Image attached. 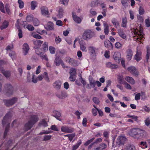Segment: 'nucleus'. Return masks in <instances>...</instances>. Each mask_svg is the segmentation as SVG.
Listing matches in <instances>:
<instances>
[{
    "mask_svg": "<svg viewBox=\"0 0 150 150\" xmlns=\"http://www.w3.org/2000/svg\"><path fill=\"white\" fill-rule=\"evenodd\" d=\"M33 41L34 44L35 45V47L36 48H38L40 47L43 42L42 41L39 40H33Z\"/></svg>",
    "mask_w": 150,
    "mask_h": 150,
    "instance_id": "18",
    "label": "nucleus"
},
{
    "mask_svg": "<svg viewBox=\"0 0 150 150\" xmlns=\"http://www.w3.org/2000/svg\"><path fill=\"white\" fill-rule=\"evenodd\" d=\"M99 147L101 150H104L107 147V145L105 143H102L100 144Z\"/></svg>",
    "mask_w": 150,
    "mask_h": 150,
    "instance_id": "47",
    "label": "nucleus"
},
{
    "mask_svg": "<svg viewBox=\"0 0 150 150\" xmlns=\"http://www.w3.org/2000/svg\"><path fill=\"white\" fill-rule=\"evenodd\" d=\"M8 25V22L6 21H4L2 25L0 26V29L3 30L4 29L7 28Z\"/></svg>",
    "mask_w": 150,
    "mask_h": 150,
    "instance_id": "31",
    "label": "nucleus"
},
{
    "mask_svg": "<svg viewBox=\"0 0 150 150\" xmlns=\"http://www.w3.org/2000/svg\"><path fill=\"white\" fill-rule=\"evenodd\" d=\"M32 35L35 38L39 39L42 38V37L38 34H32Z\"/></svg>",
    "mask_w": 150,
    "mask_h": 150,
    "instance_id": "57",
    "label": "nucleus"
},
{
    "mask_svg": "<svg viewBox=\"0 0 150 150\" xmlns=\"http://www.w3.org/2000/svg\"><path fill=\"white\" fill-rule=\"evenodd\" d=\"M125 79L127 82L132 84H134L135 83L134 80L132 77L127 76L126 77Z\"/></svg>",
    "mask_w": 150,
    "mask_h": 150,
    "instance_id": "24",
    "label": "nucleus"
},
{
    "mask_svg": "<svg viewBox=\"0 0 150 150\" xmlns=\"http://www.w3.org/2000/svg\"><path fill=\"white\" fill-rule=\"evenodd\" d=\"M95 36L94 32L91 30H88L85 31L83 34V38L85 40L89 39Z\"/></svg>",
    "mask_w": 150,
    "mask_h": 150,
    "instance_id": "5",
    "label": "nucleus"
},
{
    "mask_svg": "<svg viewBox=\"0 0 150 150\" xmlns=\"http://www.w3.org/2000/svg\"><path fill=\"white\" fill-rule=\"evenodd\" d=\"M116 48L117 49H121L122 47V45L119 42H116L115 44Z\"/></svg>",
    "mask_w": 150,
    "mask_h": 150,
    "instance_id": "50",
    "label": "nucleus"
},
{
    "mask_svg": "<svg viewBox=\"0 0 150 150\" xmlns=\"http://www.w3.org/2000/svg\"><path fill=\"white\" fill-rule=\"evenodd\" d=\"M67 62L69 64L73 66H75L76 65V61L74 59L71 58L69 57L67 58Z\"/></svg>",
    "mask_w": 150,
    "mask_h": 150,
    "instance_id": "17",
    "label": "nucleus"
},
{
    "mask_svg": "<svg viewBox=\"0 0 150 150\" xmlns=\"http://www.w3.org/2000/svg\"><path fill=\"white\" fill-rule=\"evenodd\" d=\"M61 131L64 132L71 133L74 132V129L73 128L67 126H62L61 128Z\"/></svg>",
    "mask_w": 150,
    "mask_h": 150,
    "instance_id": "8",
    "label": "nucleus"
},
{
    "mask_svg": "<svg viewBox=\"0 0 150 150\" xmlns=\"http://www.w3.org/2000/svg\"><path fill=\"white\" fill-rule=\"evenodd\" d=\"M124 150H135V148L134 145L128 144L125 146Z\"/></svg>",
    "mask_w": 150,
    "mask_h": 150,
    "instance_id": "33",
    "label": "nucleus"
},
{
    "mask_svg": "<svg viewBox=\"0 0 150 150\" xmlns=\"http://www.w3.org/2000/svg\"><path fill=\"white\" fill-rule=\"evenodd\" d=\"M104 44L105 47L108 48L109 50H112L113 46L112 44L108 40H107L105 41Z\"/></svg>",
    "mask_w": 150,
    "mask_h": 150,
    "instance_id": "13",
    "label": "nucleus"
},
{
    "mask_svg": "<svg viewBox=\"0 0 150 150\" xmlns=\"http://www.w3.org/2000/svg\"><path fill=\"white\" fill-rule=\"evenodd\" d=\"M128 70L132 74L135 76H137L139 72L136 68L134 66H131L127 68Z\"/></svg>",
    "mask_w": 150,
    "mask_h": 150,
    "instance_id": "7",
    "label": "nucleus"
},
{
    "mask_svg": "<svg viewBox=\"0 0 150 150\" xmlns=\"http://www.w3.org/2000/svg\"><path fill=\"white\" fill-rule=\"evenodd\" d=\"M6 11L8 15L11 14V12L9 8V4L7 3L6 4L5 6Z\"/></svg>",
    "mask_w": 150,
    "mask_h": 150,
    "instance_id": "42",
    "label": "nucleus"
},
{
    "mask_svg": "<svg viewBox=\"0 0 150 150\" xmlns=\"http://www.w3.org/2000/svg\"><path fill=\"white\" fill-rule=\"evenodd\" d=\"M37 3L36 1H33L31 3L30 8L31 10H34L37 6Z\"/></svg>",
    "mask_w": 150,
    "mask_h": 150,
    "instance_id": "36",
    "label": "nucleus"
},
{
    "mask_svg": "<svg viewBox=\"0 0 150 150\" xmlns=\"http://www.w3.org/2000/svg\"><path fill=\"white\" fill-rule=\"evenodd\" d=\"M12 105L16 103L18 100V98L17 97H13L11 99H9Z\"/></svg>",
    "mask_w": 150,
    "mask_h": 150,
    "instance_id": "40",
    "label": "nucleus"
},
{
    "mask_svg": "<svg viewBox=\"0 0 150 150\" xmlns=\"http://www.w3.org/2000/svg\"><path fill=\"white\" fill-rule=\"evenodd\" d=\"M57 96L59 98L63 99L65 98L67 96V93L64 91H62L60 92H57L56 94Z\"/></svg>",
    "mask_w": 150,
    "mask_h": 150,
    "instance_id": "10",
    "label": "nucleus"
},
{
    "mask_svg": "<svg viewBox=\"0 0 150 150\" xmlns=\"http://www.w3.org/2000/svg\"><path fill=\"white\" fill-rule=\"evenodd\" d=\"M126 58L128 61H130L132 59L133 55L132 51L130 49H128L126 51Z\"/></svg>",
    "mask_w": 150,
    "mask_h": 150,
    "instance_id": "11",
    "label": "nucleus"
},
{
    "mask_svg": "<svg viewBox=\"0 0 150 150\" xmlns=\"http://www.w3.org/2000/svg\"><path fill=\"white\" fill-rule=\"evenodd\" d=\"M126 139V138L124 136H119L116 141V145L119 146L124 144Z\"/></svg>",
    "mask_w": 150,
    "mask_h": 150,
    "instance_id": "6",
    "label": "nucleus"
},
{
    "mask_svg": "<svg viewBox=\"0 0 150 150\" xmlns=\"http://www.w3.org/2000/svg\"><path fill=\"white\" fill-rule=\"evenodd\" d=\"M3 102L5 105L7 107H10L13 105L10 99H4L3 100Z\"/></svg>",
    "mask_w": 150,
    "mask_h": 150,
    "instance_id": "32",
    "label": "nucleus"
},
{
    "mask_svg": "<svg viewBox=\"0 0 150 150\" xmlns=\"http://www.w3.org/2000/svg\"><path fill=\"white\" fill-rule=\"evenodd\" d=\"M70 75V76L69 77V79L71 81L74 82L76 80V76Z\"/></svg>",
    "mask_w": 150,
    "mask_h": 150,
    "instance_id": "63",
    "label": "nucleus"
},
{
    "mask_svg": "<svg viewBox=\"0 0 150 150\" xmlns=\"http://www.w3.org/2000/svg\"><path fill=\"white\" fill-rule=\"evenodd\" d=\"M1 73L4 74V76L6 78H8L10 77L11 76V74L9 71H5L4 69H1Z\"/></svg>",
    "mask_w": 150,
    "mask_h": 150,
    "instance_id": "22",
    "label": "nucleus"
},
{
    "mask_svg": "<svg viewBox=\"0 0 150 150\" xmlns=\"http://www.w3.org/2000/svg\"><path fill=\"white\" fill-rule=\"evenodd\" d=\"M38 118L37 116L31 115L29 120L25 125V127L26 130H28L30 129L33 125L38 121Z\"/></svg>",
    "mask_w": 150,
    "mask_h": 150,
    "instance_id": "3",
    "label": "nucleus"
},
{
    "mask_svg": "<svg viewBox=\"0 0 150 150\" xmlns=\"http://www.w3.org/2000/svg\"><path fill=\"white\" fill-rule=\"evenodd\" d=\"M0 11L3 13H5L4 4L1 1H0Z\"/></svg>",
    "mask_w": 150,
    "mask_h": 150,
    "instance_id": "43",
    "label": "nucleus"
},
{
    "mask_svg": "<svg viewBox=\"0 0 150 150\" xmlns=\"http://www.w3.org/2000/svg\"><path fill=\"white\" fill-rule=\"evenodd\" d=\"M47 29L48 30H54V24L53 23L51 22H49L48 23Z\"/></svg>",
    "mask_w": 150,
    "mask_h": 150,
    "instance_id": "30",
    "label": "nucleus"
},
{
    "mask_svg": "<svg viewBox=\"0 0 150 150\" xmlns=\"http://www.w3.org/2000/svg\"><path fill=\"white\" fill-rule=\"evenodd\" d=\"M29 47L27 43H24L23 45V52L24 55H26L28 53Z\"/></svg>",
    "mask_w": 150,
    "mask_h": 150,
    "instance_id": "14",
    "label": "nucleus"
},
{
    "mask_svg": "<svg viewBox=\"0 0 150 150\" xmlns=\"http://www.w3.org/2000/svg\"><path fill=\"white\" fill-rule=\"evenodd\" d=\"M11 117V116L10 113H8L5 115L2 121V124L3 125H4L6 123L8 124L5 128L4 132V138H5L6 137L8 131L10 124L9 122L10 121V119Z\"/></svg>",
    "mask_w": 150,
    "mask_h": 150,
    "instance_id": "2",
    "label": "nucleus"
},
{
    "mask_svg": "<svg viewBox=\"0 0 150 150\" xmlns=\"http://www.w3.org/2000/svg\"><path fill=\"white\" fill-rule=\"evenodd\" d=\"M63 15V10L61 7H60L58 11V14L57 16L59 18H62Z\"/></svg>",
    "mask_w": 150,
    "mask_h": 150,
    "instance_id": "38",
    "label": "nucleus"
},
{
    "mask_svg": "<svg viewBox=\"0 0 150 150\" xmlns=\"http://www.w3.org/2000/svg\"><path fill=\"white\" fill-rule=\"evenodd\" d=\"M49 50L51 54H54L55 53V49L54 47L50 46L49 47Z\"/></svg>",
    "mask_w": 150,
    "mask_h": 150,
    "instance_id": "54",
    "label": "nucleus"
},
{
    "mask_svg": "<svg viewBox=\"0 0 150 150\" xmlns=\"http://www.w3.org/2000/svg\"><path fill=\"white\" fill-rule=\"evenodd\" d=\"M53 114L54 117L59 120H60V117L61 116V114L60 112L57 111H54L53 112Z\"/></svg>",
    "mask_w": 150,
    "mask_h": 150,
    "instance_id": "26",
    "label": "nucleus"
},
{
    "mask_svg": "<svg viewBox=\"0 0 150 150\" xmlns=\"http://www.w3.org/2000/svg\"><path fill=\"white\" fill-rule=\"evenodd\" d=\"M142 52L139 50H137L136 53L134 55V59L137 62H139L142 59Z\"/></svg>",
    "mask_w": 150,
    "mask_h": 150,
    "instance_id": "9",
    "label": "nucleus"
},
{
    "mask_svg": "<svg viewBox=\"0 0 150 150\" xmlns=\"http://www.w3.org/2000/svg\"><path fill=\"white\" fill-rule=\"evenodd\" d=\"M4 88L7 96H10L12 95L13 92V88L10 84H6L4 86Z\"/></svg>",
    "mask_w": 150,
    "mask_h": 150,
    "instance_id": "4",
    "label": "nucleus"
},
{
    "mask_svg": "<svg viewBox=\"0 0 150 150\" xmlns=\"http://www.w3.org/2000/svg\"><path fill=\"white\" fill-rule=\"evenodd\" d=\"M127 23V20L126 17L123 18L122 19V26L123 27L126 28V25Z\"/></svg>",
    "mask_w": 150,
    "mask_h": 150,
    "instance_id": "41",
    "label": "nucleus"
},
{
    "mask_svg": "<svg viewBox=\"0 0 150 150\" xmlns=\"http://www.w3.org/2000/svg\"><path fill=\"white\" fill-rule=\"evenodd\" d=\"M103 25L104 27V33L105 35H107L108 34L109 31V26L108 24L106 23H104Z\"/></svg>",
    "mask_w": 150,
    "mask_h": 150,
    "instance_id": "23",
    "label": "nucleus"
},
{
    "mask_svg": "<svg viewBox=\"0 0 150 150\" xmlns=\"http://www.w3.org/2000/svg\"><path fill=\"white\" fill-rule=\"evenodd\" d=\"M102 140L101 138H99L97 139H96L94 142H93V143H91L88 147V150H90L92 146L94 145V144L96 143H97L99 142H100L102 141Z\"/></svg>",
    "mask_w": 150,
    "mask_h": 150,
    "instance_id": "25",
    "label": "nucleus"
},
{
    "mask_svg": "<svg viewBox=\"0 0 150 150\" xmlns=\"http://www.w3.org/2000/svg\"><path fill=\"white\" fill-rule=\"evenodd\" d=\"M33 19V16L32 15H28L26 18L27 22H30L32 21Z\"/></svg>",
    "mask_w": 150,
    "mask_h": 150,
    "instance_id": "44",
    "label": "nucleus"
},
{
    "mask_svg": "<svg viewBox=\"0 0 150 150\" xmlns=\"http://www.w3.org/2000/svg\"><path fill=\"white\" fill-rule=\"evenodd\" d=\"M145 23L146 26L147 27H150V20L149 19H146L145 20Z\"/></svg>",
    "mask_w": 150,
    "mask_h": 150,
    "instance_id": "64",
    "label": "nucleus"
},
{
    "mask_svg": "<svg viewBox=\"0 0 150 150\" xmlns=\"http://www.w3.org/2000/svg\"><path fill=\"white\" fill-rule=\"evenodd\" d=\"M41 13L42 15L46 16L49 15L48 10L47 8L45 6H42L41 8Z\"/></svg>",
    "mask_w": 150,
    "mask_h": 150,
    "instance_id": "19",
    "label": "nucleus"
},
{
    "mask_svg": "<svg viewBox=\"0 0 150 150\" xmlns=\"http://www.w3.org/2000/svg\"><path fill=\"white\" fill-rule=\"evenodd\" d=\"M112 22L116 28H117L120 27V25L116 19L115 18H113L112 20Z\"/></svg>",
    "mask_w": 150,
    "mask_h": 150,
    "instance_id": "34",
    "label": "nucleus"
},
{
    "mask_svg": "<svg viewBox=\"0 0 150 150\" xmlns=\"http://www.w3.org/2000/svg\"><path fill=\"white\" fill-rule=\"evenodd\" d=\"M39 125H40L43 126L44 127H46L47 126V122L44 120H42V121L39 123Z\"/></svg>",
    "mask_w": 150,
    "mask_h": 150,
    "instance_id": "46",
    "label": "nucleus"
},
{
    "mask_svg": "<svg viewBox=\"0 0 150 150\" xmlns=\"http://www.w3.org/2000/svg\"><path fill=\"white\" fill-rule=\"evenodd\" d=\"M34 48L35 49V52L36 54L38 55H42L44 53L41 49L38 48H36L35 47Z\"/></svg>",
    "mask_w": 150,
    "mask_h": 150,
    "instance_id": "35",
    "label": "nucleus"
},
{
    "mask_svg": "<svg viewBox=\"0 0 150 150\" xmlns=\"http://www.w3.org/2000/svg\"><path fill=\"white\" fill-rule=\"evenodd\" d=\"M43 52H44L48 50V43L45 42L42 45V49Z\"/></svg>",
    "mask_w": 150,
    "mask_h": 150,
    "instance_id": "29",
    "label": "nucleus"
},
{
    "mask_svg": "<svg viewBox=\"0 0 150 150\" xmlns=\"http://www.w3.org/2000/svg\"><path fill=\"white\" fill-rule=\"evenodd\" d=\"M81 50L83 51H86V47L83 45V43H79Z\"/></svg>",
    "mask_w": 150,
    "mask_h": 150,
    "instance_id": "55",
    "label": "nucleus"
},
{
    "mask_svg": "<svg viewBox=\"0 0 150 150\" xmlns=\"http://www.w3.org/2000/svg\"><path fill=\"white\" fill-rule=\"evenodd\" d=\"M99 3V0H96L95 1H93L92 2L91 4V6L93 7H94L95 6H98Z\"/></svg>",
    "mask_w": 150,
    "mask_h": 150,
    "instance_id": "48",
    "label": "nucleus"
},
{
    "mask_svg": "<svg viewBox=\"0 0 150 150\" xmlns=\"http://www.w3.org/2000/svg\"><path fill=\"white\" fill-rule=\"evenodd\" d=\"M106 66L108 68L112 69H116L118 67V66L115 64H112L111 62H108L106 63Z\"/></svg>",
    "mask_w": 150,
    "mask_h": 150,
    "instance_id": "21",
    "label": "nucleus"
},
{
    "mask_svg": "<svg viewBox=\"0 0 150 150\" xmlns=\"http://www.w3.org/2000/svg\"><path fill=\"white\" fill-rule=\"evenodd\" d=\"M93 101L94 103L97 104H98L100 103L99 99L96 97H93Z\"/></svg>",
    "mask_w": 150,
    "mask_h": 150,
    "instance_id": "61",
    "label": "nucleus"
},
{
    "mask_svg": "<svg viewBox=\"0 0 150 150\" xmlns=\"http://www.w3.org/2000/svg\"><path fill=\"white\" fill-rule=\"evenodd\" d=\"M61 38H59V36H56L55 38V41L56 44H57L61 42Z\"/></svg>",
    "mask_w": 150,
    "mask_h": 150,
    "instance_id": "58",
    "label": "nucleus"
},
{
    "mask_svg": "<svg viewBox=\"0 0 150 150\" xmlns=\"http://www.w3.org/2000/svg\"><path fill=\"white\" fill-rule=\"evenodd\" d=\"M117 31L119 35L121 38L123 39H125L126 38V35L124 33L122 29L120 28Z\"/></svg>",
    "mask_w": 150,
    "mask_h": 150,
    "instance_id": "20",
    "label": "nucleus"
},
{
    "mask_svg": "<svg viewBox=\"0 0 150 150\" xmlns=\"http://www.w3.org/2000/svg\"><path fill=\"white\" fill-rule=\"evenodd\" d=\"M51 132V131L43 130L42 132H40L39 134L41 135L43 134H48L50 133Z\"/></svg>",
    "mask_w": 150,
    "mask_h": 150,
    "instance_id": "60",
    "label": "nucleus"
},
{
    "mask_svg": "<svg viewBox=\"0 0 150 150\" xmlns=\"http://www.w3.org/2000/svg\"><path fill=\"white\" fill-rule=\"evenodd\" d=\"M51 137L52 136L50 135H45L44 136V138L43 139L42 141H47L51 139Z\"/></svg>",
    "mask_w": 150,
    "mask_h": 150,
    "instance_id": "45",
    "label": "nucleus"
},
{
    "mask_svg": "<svg viewBox=\"0 0 150 150\" xmlns=\"http://www.w3.org/2000/svg\"><path fill=\"white\" fill-rule=\"evenodd\" d=\"M120 53L118 52H115L113 54V58L117 63H119L120 62Z\"/></svg>",
    "mask_w": 150,
    "mask_h": 150,
    "instance_id": "12",
    "label": "nucleus"
},
{
    "mask_svg": "<svg viewBox=\"0 0 150 150\" xmlns=\"http://www.w3.org/2000/svg\"><path fill=\"white\" fill-rule=\"evenodd\" d=\"M16 54L15 52L13 51H10L9 54V55L12 58V59L14 58V56Z\"/></svg>",
    "mask_w": 150,
    "mask_h": 150,
    "instance_id": "59",
    "label": "nucleus"
},
{
    "mask_svg": "<svg viewBox=\"0 0 150 150\" xmlns=\"http://www.w3.org/2000/svg\"><path fill=\"white\" fill-rule=\"evenodd\" d=\"M95 139V138L93 137L91 139L87 141L84 144V146H86L88 145L89 144L91 143Z\"/></svg>",
    "mask_w": 150,
    "mask_h": 150,
    "instance_id": "49",
    "label": "nucleus"
},
{
    "mask_svg": "<svg viewBox=\"0 0 150 150\" xmlns=\"http://www.w3.org/2000/svg\"><path fill=\"white\" fill-rule=\"evenodd\" d=\"M139 13L140 15H142L144 13V11L143 8L140 6L139 10Z\"/></svg>",
    "mask_w": 150,
    "mask_h": 150,
    "instance_id": "56",
    "label": "nucleus"
},
{
    "mask_svg": "<svg viewBox=\"0 0 150 150\" xmlns=\"http://www.w3.org/2000/svg\"><path fill=\"white\" fill-rule=\"evenodd\" d=\"M18 2L19 4V7L20 8H22L24 7V4L21 0H18Z\"/></svg>",
    "mask_w": 150,
    "mask_h": 150,
    "instance_id": "52",
    "label": "nucleus"
},
{
    "mask_svg": "<svg viewBox=\"0 0 150 150\" xmlns=\"http://www.w3.org/2000/svg\"><path fill=\"white\" fill-rule=\"evenodd\" d=\"M130 135L137 139L145 138L147 136L146 132L144 129L139 128H133L130 131Z\"/></svg>",
    "mask_w": 150,
    "mask_h": 150,
    "instance_id": "1",
    "label": "nucleus"
},
{
    "mask_svg": "<svg viewBox=\"0 0 150 150\" xmlns=\"http://www.w3.org/2000/svg\"><path fill=\"white\" fill-rule=\"evenodd\" d=\"M69 74L71 75L76 76L77 74L76 69L74 68H71L70 69Z\"/></svg>",
    "mask_w": 150,
    "mask_h": 150,
    "instance_id": "37",
    "label": "nucleus"
},
{
    "mask_svg": "<svg viewBox=\"0 0 150 150\" xmlns=\"http://www.w3.org/2000/svg\"><path fill=\"white\" fill-rule=\"evenodd\" d=\"M62 85L61 82L59 81H56L53 84V87L57 90H59L61 88V86Z\"/></svg>",
    "mask_w": 150,
    "mask_h": 150,
    "instance_id": "15",
    "label": "nucleus"
},
{
    "mask_svg": "<svg viewBox=\"0 0 150 150\" xmlns=\"http://www.w3.org/2000/svg\"><path fill=\"white\" fill-rule=\"evenodd\" d=\"M13 44H11L7 46L6 47V50L7 51H8L11 49H13Z\"/></svg>",
    "mask_w": 150,
    "mask_h": 150,
    "instance_id": "62",
    "label": "nucleus"
},
{
    "mask_svg": "<svg viewBox=\"0 0 150 150\" xmlns=\"http://www.w3.org/2000/svg\"><path fill=\"white\" fill-rule=\"evenodd\" d=\"M144 122L146 125L147 126H149L150 125V118L149 117L147 118Z\"/></svg>",
    "mask_w": 150,
    "mask_h": 150,
    "instance_id": "53",
    "label": "nucleus"
},
{
    "mask_svg": "<svg viewBox=\"0 0 150 150\" xmlns=\"http://www.w3.org/2000/svg\"><path fill=\"white\" fill-rule=\"evenodd\" d=\"M81 144V140H79V142H78L76 144L73 146L72 147V150H75L77 149L80 145Z\"/></svg>",
    "mask_w": 150,
    "mask_h": 150,
    "instance_id": "39",
    "label": "nucleus"
},
{
    "mask_svg": "<svg viewBox=\"0 0 150 150\" xmlns=\"http://www.w3.org/2000/svg\"><path fill=\"white\" fill-rule=\"evenodd\" d=\"M33 24L35 26H38L39 24V22L37 18H34L33 20Z\"/></svg>",
    "mask_w": 150,
    "mask_h": 150,
    "instance_id": "51",
    "label": "nucleus"
},
{
    "mask_svg": "<svg viewBox=\"0 0 150 150\" xmlns=\"http://www.w3.org/2000/svg\"><path fill=\"white\" fill-rule=\"evenodd\" d=\"M89 81L90 85L93 87H94L96 86V81L91 76H89Z\"/></svg>",
    "mask_w": 150,
    "mask_h": 150,
    "instance_id": "28",
    "label": "nucleus"
},
{
    "mask_svg": "<svg viewBox=\"0 0 150 150\" xmlns=\"http://www.w3.org/2000/svg\"><path fill=\"white\" fill-rule=\"evenodd\" d=\"M62 61L60 58L57 57L55 58L54 62L57 66H58L60 65L61 62H62Z\"/></svg>",
    "mask_w": 150,
    "mask_h": 150,
    "instance_id": "27",
    "label": "nucleus"
},
{
    "mask_svg": "<svg viewBox=\"0 0 150 150\" xmlns=\"http://www.w3.org/2000/svg\"><path fill=\"white\" fill-rule=\"evenodd\" d=\"M72 15L73 19L76 23H81L82 21L81 19L79 17L77 16L75 13H72Z\"/></svg>",
    "mask_w": 150,
    "mask_h": 150,
    "instance_id": "16",
    "label": "nucleus"
}]
</instances>
